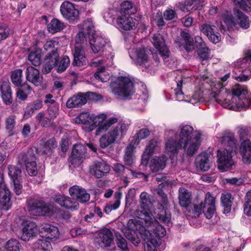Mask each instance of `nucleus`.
Segmentation results:
<instances>
[{
  "instance_id": "56",
  "label": "nucleus",
  "mask_w": 251,
  "mask_h": 251,
  "mask_svg": "<svg viewBox=\"0 0 251 251\" xmlns=\"http://www.w3.org/2000/svg\"><path fill=\"white\" fill-rule=\"evenodd\" d=\"M22 72L23 71L21 69H18L14 71L11 75V81L17 86L22 85Z\"/></svg>"
},
{
  "instance_id": "57",
  "label": "nucleus",
  "mask_w": 251,
  "mask_h": 251,
  "mask_svg": "<svg viewBox=\"0 0 251 251\" xmlns=\"http://www.w3.org/2000/svg\"><path fill=\"white\" fill-rule=\"evenodd\" d=\"M95 77L97 79L101 82H106L109 79V75L105 71V67H102L98 69V71L95 74Z\"/></svg>"
},
{
  "instance_id": "27",
  "label": "nucleus",
  "mask_w": 251,
  "mask_h": 251,
  "mask_svg": "<svg viewBox=\"0 0 251 251\" xmlns=\"http://www.w3.org/2000/svg\"><path fill=\"white\" fill-rule=\"evenodd\" d=\"M84 51L77 47L74 48L73 50L74 60L72 62L74 66L84 68L87 65V61Z\"/></svg>"
},
{
  "instance_id": "53",
  "label": "nucleus",
  "mask_w": 251,
  "mask_h": 251,
  "mask_svg": "<svg viewBox=\"0 0 251 251\" xmlns=\"http://www.w3.org/2000/svg\"><path fill=\"white\" fill-rule=\"evenodd\" d=\"M157 217L159 220L167 225L170 226L171 223V215L169 211H167L165 209H162L159 213L157 214Z\"/></svg>"
},
{
  "instance_id": "40",
  "label": "nucleus",
  "mask_w": 251,
  "mask_h": 251,
  "mask_svg": "<svg viewBox=\"0 0 251 251\" xmlns=\"http://www.w3.org/2000/svg\"><path fill=\"white\" fill-rule=\"evenodd\" d=\"M20 86L21 88H19L17 91V97L21 100H25L31 93L32 88L26 83H24Z\"/></svg>"
},
{
  "instance_id": "14",
  "label": "nucleus",
  "mask_w": 251,
  "mask_h": 251,
  "mask_svg": "<svg viewBox=\"0 0 251 251\" xmlns=\"http://www.w3.org/2000/svg\"><path fill=\"white\" fill-rule=\"evenodd\" d=\"M52 199L55 202L66 209L75 210L79 207V204L76 200L64 195L56 194L53 196Z\"/></svg>"
},
{
  "instance_id": "64",
  "label": "nucleus",
  "mask_w": 251,
  "mask_h": 251,
  "mask_svg": "<svg viewBox=\"0 0 251 251\" xmlns=\"http://www.w3.org/2000/svg\"><path fill=\"white\" fill-rule=\"evenodd\" d=\"M80 190V194H78L76 198L80 202L82 203L89 201L90 197L89 194L87 193L86 191L83 188H81Z\"/></svg>"
},
{
  "instance_id": "29",
  "label": "nucleus",
  "mask_w": 251,
  "mask_h": 251,
  "mask_svg": "<svg viewBox=\"0 0 251 251\" xmlns=\"http://www.w3.org/2000/svg\"><path fill=\"white\" fill-rule=\"evenodd\" d=\"M193 130V127L189 125L182 126L179 134V144L192 139L197 134Z\"/></svg>"
},
{
  "instance_id": "13",
  "label": "nucleus",
  "mask_w": 251,
  "mask_h": 251,
  "mask_svg": "<svg viewBox=\"0 0 251 251\" xmlns=\"http://www.w3.org/2000/svg\"><path fill=\"white\" fill-rule=\"evenodd\" d=\"M129 53L130 57L136 65H144L149 61L148 51L144 48L132 49Z\"/></svg>"
},
{
  "instance_id": "49",
  "label": "nucleus",
  "mask_w": 251,
  "mask_h": 251,
  "mask_svg": "<svg viewBox=\"0 0 251 251\" xmlns=\"http://www.w3.org/2000/svg\"><path fill=\"white\" fill-rule=\"evenodd\" d=\"M121 10L122 12L127 15L134 14L136 11L134 4L129 1H125L122 2Z\"/></svg>"
},
{
  "instance_id": "9",
  "label": "nucleus",
  "mask_w": 251,
  "mask_h": 251,
  "mask_svg": "<svg viewBox=\"0 0 251 251\" xmlns=\"http://www.w3.org/2000/svg\"><path fill=\"white\" fill-rule=\"evenodd\" d=\"M110 171V166L103 160L95 161L89 167L90 174L97 178H102Z\"/></svg>"
},
{
  "instance_id": "42",
  "label": "nucleus",
  "mask_w": 251,
  "mask_h": 251,
  "mask_svg": "<svg viewBox=\"0 0 251 251\" xmlns=\"http://www.w3.org/2000/svg\"><path fill=\"white\" fill-rule=\"evenodd\" d=\"M42 56V50L40 49H37L34 51H31L28 55V60L32 65L38 66L41 64V57Z\"/></svg>"
},
{
  "instance_id": "39",
  "label": "nucleus",
  "mask_w": 251,
  "mask_h": 251,
  "mask_svg": "<svg viewBox=\"0 0 251 251\" xmlns=\"http://www.w3.org/2000/svg\"><path fill=\"white\" fill-rule=\"evenodd\" d=\"M64 27V23L56 18L52 19L50 24L48 25V30L51 33L59 32Z\"/></svg>"
},
{
  "instance_id": "37",
  "label": "nucleus",
  "mask_w": 251,
  "mask_h": 251,
  "mask_svg": "<svg viewBox=\"0 0 251 251\" xmlns=\"http://www.w3.org/2000/svg\"><path fill=\"white\" fill-rule=\"evenodd\" d=\"M5 129L9 136L16 133L15 127L16 125V116L11 115L5 120Z\"/></svg>"
},
{
  "instance_id": "30",
  "label": "nucleus",
  "mask_w": 251,
  "mask_h": 251,
  "mask_svg": "<svg viewBox=\"0 0 251 251\" xmlns=\"http://www.w3.org/2000/svg\"><path fill=\"white\" fill-rule=\"evenodd\" d=\"M42 229L45 233L46 239L52 240L57 239L59 235L58 229L57 227L50 224H44L42 226Z\"/></svg>"
},
{
  "instance_id": "5",
  "label": "nucleus",
  "mask_w": 251,
  "mask_h": 251,
  "mask_svg": "<svg viewBox=\"0 0 251 251\" xmlns=\"http://www.w3.org/2000/svg\"><path fill=\"white\" fill-rule=\"evenodd\" d=\"M27 204L29 211L34 215L46 216L51 212L49 207L42 200L30 198L27 200Z\"/></svg>"
},
{
  "instance_id": "48",
  "label": "nucleus",
  "mask_w": 251,
  "mask_h": 251,
  "mask_svg": "<svg viewBox=\"0 0 251 251\" xmlns=\"http://www.w3.org/2000/svg\"><path fill=\"white\" fill-rule=\"evenodd\" d=\"M133 140L126 148L125 150V154L124 155V161L127 165H130L133 162V152L134 148Z\"/></svg>"
},
{
  "instance_id": "60",
  "label": "nucleus",
  "mask_w": 251,
  "mask_h": 251,
  "mask_svg": "<svg viewBox=\"0 0 251 251\" xmlns=\"http://www.w3.org/2000/svg\"><path fill=\"white\" fill-rule=\"evenodd\" d=\"M244 213L248 216H251V191L246 195V201L244 206Z\"/></svg>"
},
{
  "instance_id": "16",
  "label": "nucleus",
  "mask_w": 251,
  "mask_h": 251,
  "mask_svg": "<svg viewBox=\"0 0 251 251\" xmlns=\"http://www.w3.org/2000/svg\"><path fill=\"white\" fill-rule=\"evenodd\" d=\"M86 149L84 145L81 144H75L73 148L70 161L75 166L79 165L81 160L86 156Z\"/></svg>"
},
{
  "instance_id": "33",
  "label": "nucleus",
  "mask_w": 251,
  "mask_h": 251,
  "mask_svg": "<svg viewBox=\"0 0 251 251\" xmlns=\"http://www.w3.org/2000/svg\"><path fill=\"white\" fill-rule=\"evenodd\" d=\"M42 106V102L39 100H36L28 103L25 108L24 114V118L27 119L31 117L35 111L40 109Z\"/></svg>"
},
{
  "instance_id": "38",
  "label": "nucleus",
  "mask_w": 251,
  "mask_h": 251,
  "mask_svg": "<svg viewBox=\"0 0 251 251\" xmlns=\"http://www.w3.org/2000/svg\"><path fill=\"white\" fill-rule=\"evenodd\" d=\"M158 148L157 142L155 140H151L149 145L146 147L144 151V157L146 156L145 154L148 155L146 158H143L142 164L146 165L148 162L149 155L152 154L154 151L157 150Z\"/></svg>"
},
{
  "instance_id": "59",
  "label": "nucleus",
  "mask_w": 251,
  "mask_h": 251,
  "mask_svg": "<svg viewBox=\"0 0 251 251\" xmlns=\"http://www.w3.org/2000/svg\"><path fill=\"white\" fill-rule=\"evenodd\" d=\"M70 64V59L68 56H64L60 61L57 69V72L61 73L65 71Z\"/></svg>"
},
{
  "instance_id": "12",
  "label": "nucleus",
  "mask_w": 251,
  "mask_h": 251,
  "mask_svg": "<svg viewBox=\"0 0 251 251\" xmlns=\"http://www.w3.org/2000/svg\"><path fill=\"white\" fill-rule=\"evenodd\" d=\"M89 44L94 53L103 52L107 48L110 49L108 40L98 35L90 37Z\"/></svg>"
},
{
  "instance_id": "8",
  "label": "nucleus",
  "mask_w": 251,
  "mask_h": 251,
  "mask_svg": "<svg viewBox=\"0 0 251 251\" xmlns=\"http://www.w3.org/2000/svg\"><path fill=\"white\" fill-rule=\"evenodd\" d=\"M60 10L63 17L70 22H74L79 19V11L71 2L68 1L63 2L60 6Z\"/></svg>"
},
{
  "instance_id": "7",
  "label": "nucleus",
  "mask_w": 251,
  "mask_h": 251,
  "mask_svg": "<svg viewBox=\"0 0 251 251\" xmlns=\"http://www.w3.org/2000/svg\"><path fill=\"white\" fill-rule=\"evenodd\" d=\"M151 42L154 47L158 50L159 54L165 61H168L170 56V51L167 46L165 39L160 33L154 34Z\"/></svg>"
},
{
  "instance_id": "10",
  "label": "nucleus",
  "mask_w": 251,
  "mask_h": 251,
  "mask_svg": "<svg viewBox=\"0 0 251 251\" xmlns=\"http://www.w3.org/2000/svg\"><path fill=\"white\" fill-rule=\"evenodd\" d=\"M200 28L201 31L212 43L216 44L221 41L220 34L217 31L216 26L211 22H208L201 24Z\"/></svg>"
},
{
  "instance_id": "1",
  "label": "nucleus",
  "mask_w": 251,
  "mask_h": 251,
  "mask_svg": "<svg viewBox=\"0 0 251 251\" xmlns=\"http://www.w3.org/2000/svg\"><path fill=\"white\" fill-rule=\"evenodd\" d=\"M75 123L91 125V130L96 129L95 135L104 133L100 139V145L105 148L113 144L119 137H123L126 133L128 126L122 121L119 122L116 117L107 119L104 113L91 115L88 112L82 113L75 119Z\"/></svg>"
},
{
  "instance_id": "43",
  "label": "nucleus",
  "mask_w": 251,
  "mask_h": 251,
  "mask_svg": "<svg viewBox=\"0 0 251 251\" xmlns=\"http://www.w3.org/2000/svg\"><path fill=\"white\" fill-rule=\"evenodd\" d=\"M236 16L237 17V23L242 28L247 29L249 27L250 24L249 18L243 12L239 10L236 11Z\"/></svg>"
},
{
  "instance_id": "35",
  "label": "nucleus",
  "mask_w": 251,
  "mask_h": 251,
  "mask_svg": "<svg viewBox=\"0 0 251 251\" xmlns=\"http://www.w3.org/2000/svg\"><path fill=\"white\" fill-rule=\"evenodd\" d=\"M179 203L180 205L187 207L191 202V194L189 192L183 187H180L178 190Z\"/></svg>"
},
{
  "instance_id": "26",
  "label": "nucleus",
  "mask_w": 251,
  "mask_h": 251,
  "mask_svg": "<svg viewBox=\"0 0 251 251\" xmlns=\"http://www.w3.org/2000/svg\"><path fill=\"white\" fill-rule=\"evenodd\" d=\"M195 164L197 168L203 172L207 171L211 166L209 156L207 152L199 154L196 158Z\"/></svg>"
},
{
  "instance_id": "51",
  "label": "nucleus",
  "mask_w": 251,
  "mask_h": 251,
  "mask_svg": "<svg viewBox=\"0 0 251 251\" xmlns=\"http://www.w3.org/2000/svg\"><path fill=\"white\" fill-rule=\"evenodd\" d=\"M56 147V143L55 140L53 139H50L43 144L41 151L42 153L48 154L50 153Z\"/></svg>"
},
{
  "instance_id": "34",
  "label": "nucleus",
  "mask_w": 251,
  "mask_h": 251,
  "mask_svg": "<svg viewBox=\"0 0 251 251\" xmlns=\"http://www.w3.org/2000/svg\"><path fill=\"white\" fill-rule=\"evenodd\" d=\"M36 156L33 150H29L26 153H21L18 157V163L25 164V166L31 164V162H36Z\"/></svg>"
},
{
  "instance_id": "21",
  "label": "nucleus",
  "mask_w": 251,
  "mask_h": 251,
  "mask_svg": "<svg viewBox=\"0 0 251 251\" xmlns=\"http://www.w3.org/2000/svg\"><path fill=\"white\" fill-rule=\"evenodd\" d=\"M240 68L242 71L244 72L246 69H248L250 72L249 75H242L236 77L238 81H245L248 80L251 77V51H248L245 56L240 60Z\"/></svg>"
},
{
  "instance_id": "54",
  "label": "nucleus",
  "mask_w": 251,
  "mask_h": 251,
  "mask_svg": "<svg viewBox=\"0 0 251 251\" xmlns=\"http://www.w3.org/2000/svg\"><path fill=\"white\" fill-rule=\"evenodd\" d=\"M176 83V87L174 89L175 98L178 101L187 100H185L184 94L182 91L183 80H178Z\"/></svg>"
},
{
  "instance_id": "19",
  "label": "nucleus",
  "mask_w": 251,
  "mask_h": 251,
  "mask_svg": "<svg viewBox=\"0 0 251 251\" xmlns=\"http://www.w3.org/2000/svg\"><path fill=\"white\" fill-rule=\"evenodd\" d=\"M93 95L94 93L92 92H87L85 94L79 93L68 100L66 106L70 108L81 106L87 102L91 95Z\"/></svg>"
},
{
  "instance_id": "18",
  "label": "nucleus",
  "mask_w": 251,
  "mask_h": 251,
  "mask_svg": "<svg viewBox=\"0 0 251 251\" xmlns=\"http://www.w3.org/2000/svg\"><path fill=\"white\" fill-rule=\"evenodd\" d=\"M37 226L35 223L26 220H23L22 222V234L21 239L23 241H28L34 236L37 231Z\"/></svg>"
},
{
  "instance_id": "31",
  "label": "nucleus",
  "mask_w": 251,
  "mask_h": 251,
  "mask_svg": "<svg viewBox=\"0 0 251 251\" xmlns=\"http://www.w3.org/2000/svg\"><path fill=\"white\" fill-rule=\"evenodd\" d=\"M1 98L3 102L6 105H10L12 102V97L9 83L3 82L0 86Z\"/></svg>"
},
{
  "instance_id": "28",
  "label": "nucleus",
  "mask_w": 251,
  "mask_h": 251,
  "mask_svg": "<svg viewBox=\"0 0 251 251\" xmlns=\"http://www.w3.org/2000/svg\"><path fill=\"white\" fill-rule=\"evenodd\" d=\"M167 158L164 155L161 156H155L150 162V168L152 173H157L164 169L166 166Z\"/></svg>"
},
{
  "instance_id": "23",
  "label": "nucleus",
  "mask_w": 251,
  "mask_h": 251,
  "mask_svg": "<svg viewBox=\"0 0 251 251\" xmlns=\"http://www.w3.org/2000/svg\"><path fill=\"white\" fill-rule=\"evenodd\" d=\"M239 153L244 163L246 164L251 163V142L250 140L245 139L241 143Z\"/></svg>"
},
{
  "instance_id": "61",
  "label": "nucleus",
  "mask_w": 251,
  "mask_h": 251,
  "mask_svg": "<svg viewBox=\"0 0 251 251\" xmlns=\"http://www.w3.org/2000/svg\"><path fill=\"white\" fill-rule=\"evenodd\" d=\"M150 131L147 128H142L139 130L135 135L136 139L134 141H133L134 144H138L139 140L146 138L150 135Z\"/></svg>"
},
{
  "instance_id": "44",
  "label": "nucleus",
  "mask_w": 251,
  "mask_h": 251,
  "mask_svg": "<svg viewBox=\"0 0 251 251\" xmlns=\"http://www.w3.org/2000/svg\"><path fill=\"white\" fill-rule=\"evenodd\" d=\"M139 202L140 206L143 210V212L148 213L146 210L149 209L150 205H151L150 195L145 192H142L140 195Z\"/></svg>"
},
{
  "instance_id": "6",
  "label": "nucleus",
  "mask_w": 251,
  "mask_h": 251,
  "mask_svg": "<svg viewBox=\"0 0 251 251\" xmlns=\"http://www.w3.org/2000/svg\"><path fill=\"white\" fill-rule=\"evenodd\" d=\"M234 154L235 152L225 150L217 151V165L218 169L221 172H226L232 169L235 164L233 159Z\"/></svg>"
},
{
  "instance_id": "62",
  "label": "nucleus",
  "mask_w": 251,
  "mask_h": 251,
  "mask_svg": "<svg viewBox=\"0 0 251 251\" xmlns=\"http://www.w3.org/2000/svg\"><path fill=\"white\" fill-rule=\"evenodd\" d=\"M5 245L7 251H20V244L16 240L10 239Z\"/></svg>"
},
{
  "instance_id": "58",
  "label": "nucleus",
  "mask_w": 251,
  "mask_h": 251,
  "mask_svg": "<svg viewBox=\"0 0 251 251\" xmlns=\"http://www.w3.org/2000/svg\"><path fill=\"white\" fill-rule=\"evenodd\" d=\"M59 55L56 49H53L50 52L48 53L45 57V61L50 62H53V63L56 65L59 60Z\"/></svg>"
},
{
  "instance_id": "25",
  "label": "nucleus",
  "mask_w": 251,
  "mask_h": 251,
  "mask_svg": "<svg viewBox=\"0 0 251 251\" xmlns=\"http://www.w3.org/2000/svg\"><path fill=\"white\" fill-rule=\"evenodd\" d=\"M140 234L142 239L146 242L145 251H157L156 247L159 245V243L157 239L153 237L152 233L145 230L141 232Z\"/></svg>"
},
{
  "instance_id": "36",
  "label": "nucleus",
  "mask_w": 251,
  "mask_h": 251,
  "mask_svg": "<svg viewBox=\"0 0 251 251\" xmlns=\"http://www.w3.org/2000/svg\"><path fill=\"white\" fill-rule=\"evenodd\" d=\"M181 37L184 41V48L187 52H192L194 50V41L188 31L183 30L181 32Z\"/></svg>"
},
{
  "instance_id": "45",
  "label": "nucleus",
  "mask_w": 251,
  "mask_h": 251,
  "mask_svg": "<svg viewBox=\"0 0 251 251\" xmlns=\"http://www.w3.org/2000/svg\"><path fill=\"white\" fill-rule=\"evenodd\" d=\"M8 176L12 181H15L21 179V169L18 168L17 166L13 165H9L8 166Z\"/></svg>"
},
{
  "instance_id": "20",
  "label": "nucleus",
  "mask_w": 251,
  "mask_h": 251,
  "mask_svg": "<svg viewBox=\"0 0 251 251\" xmlns=\"http://www.w3.org/2000/svg\"><path fill=\"white\" fill-rule=\"evenodd\" d=\"M117 24L118 28L125 30H129L136 28L138 21L129 16L122 15L118 17Z\"/></svg>"
},
{
  "instance_id": "52",
  "label": "nucleus",
  "mask_w": 251,
  "mask_h": 251,
  "mask_svg": "<svg viewBox=\"0 0 251 251\" xmlns=\"http://www.w3.org/2000/svg\"><path fill=\"white\" fill-rule=\"evenodd\" d=\"M235 5L242 10L251 12V0H232Z\"/></svg>"
},
{
  "instance_id": "47",
  "label": "nucleus",
  "mask_w": 251,
  "mask_h": 251,
  "mask_svg": "<svg viewBox=\"0 0 251 251\" xmlns=\"http://www.w3.org/2000/svg\"><path fill=\"white\" fill-rule=\"evenodd\" d=\"M231 198V196L229 193L223 194L221 196V200L222 205L224 208V213H228L230 211L232 205Z\"/></svg>"
},
{
  "instance_id": "2",
  "label": "nucleus",
  "mask_w": 251,
  "mask_h": 251,
  "mask_svg": "<svg viewBox=\"0 0 251 251\" xmlns=\"http://www.w3.org/2000/svg\"><path fill=\"white\" fill-rule=\"evenodd\" d=\"M246 86L236 84L233 93H228L226 90H220L217 94L213 92L210 94L212 102H216L224 107L233 110H246L251 104V96Z\"/></svg>"
},
{
  "instance_id": "55",
  "label": "nucleus",
  "mask_w": 251,
  "mask_h": 251,
  "mask_svg": "<svg viewBox=\"0 0 251 251\" xmlns=\"http://www.w3.org/2000/svg\"><path fill=\"white\" fill-rule=\"evenodd\" d=\"M116 243L122 251H129L126 239L119 233H116Z\"/></svg>"
},
{
  "instance_id": "50",
  "label": "nucleus",
  "mask_w": 251,
  "mask_h": 251,
  "mask_svg": "<svg viewBox=\"0 0 251 251\" xmlns=\"http://www.w3.org/2000/svg\"><path fill=\"white\" fill-rule=\"evenodd\" d=\"M46 239L44 238L38 239L35 243V247L41 251H50L52 249L51 244Z\"/></svg>"
},
{
  "instance_id": "41",
  "label": "nucleus",
  "mask_w": 251,
  "mask_h": 251,
  "mask_svg": "<svg viewBox=\"0 0 251 251\" xmlns=\"http://www.w3.org/2000/svg\"><path fill=\"white\" fill-rule=\"evenodd\" d=\"M87 46L86 35L83 32H79L75 36V48L77 47L80 50H85Z\"/></svg>"
},
{
  "instance_id": "63",
  "label": "nucleus",
  "mask_w": 251,
  "mask_h": 251,
  "mask_svg": "<svg viewBox=\"0 0 251 251\" xmlns=\"http://www.w3.org/2000/svg\"><path fill=\"white\" fill-rule=\"evenodd\" d=\"M158 194V201L160 205V207L162 209H165V206L168 204V199L167 195L163 192L162 190H159L157 192Z\"/></svg>"
},
{
  "instance_id": "11",
  "label": "nucleus",
  "mask_w": 251,
  "mask_h": 251,
  "mask_svg": "<svg viewBox=\"0 0 251 251\" xmlns=\"http://www.w3.org/2000/svg\"><path fill=\"white\" fill-rule=\"evenodd\" d=\"M113 243V233L108 228L101 229L95 239V245H98L102 248L110 247Z\"/></svg>"
},
{
  "instance_id": "46",
  "label": "nucleus",
  "mask_w": 251,
  "mask_h": 251,
  "mask_svg": "<svg viewBox=\"0 0 251 251\" xmlns=\"http://www.w3.org/2000/svg\"><path fill=\"white\" fill-rule=\"evenodd\" d=\"M82 31L86 32L89 38L97 35L95 33V26L91 19H88L84 22L82 25Z\"/></svg>"
},
{
  "instance_id": "3",
  "label": "nucleus",
  "mask_w": 251,
  "mask_h": 251,
  "mask_svg": "<svg viewBox=\"0 0 251 251\" xmlns=\"http://www.w3.org/2000/svg\"><path fill=\"white\" fill-rule=\"evenodd\" d=\"M136 218L130 219L127 224L128 228L139 231L140 233L145 230L152 231L156 236L163 237L166 235L165 228L158 223L151 213L143 212L138 209L135 211Z\"/></svg>"
},
{
  "instance_id": "17",
  "label": "nucleus",
  "mask_w": 251,
  "mask_h": 251,
  "mask_svg": "<svg viewBox=\"0 0 251 251\" xmlns=\"http://www.w3.org/2000/svg\"><path fill=\"white\" fill-rule=\"evenodd\" d=\"M166 134L170 136V138L166 141L165 143V152L168 154L171 158L178 153L179 149H181L179 145V141L176 142L173 138L172 136L175 134L173 130H169L166 131Z\"/></svg>"
},
{
  "instance_id": "24",
  "label": "nucleus",
  "mask_w": 251,
  "mask_h": 251,
  "mask_svg": "<svg viewBox=\"0 0 251 251\" xmlns=\"http://www.w3.org/2000/svg\"><path fill=\"white\" fill-rule=\"evenodd\" d=\"M25 77L27 81L35 86H39L42 83L43 77L40 75L39 71L32 66L27 67L25 71Z\"/></svg>"
},
{
  "instance_id": "15",
  "label": "nucleus",
  "mask_w": 251,
  "mask_h": 251,
  "mask_svg": "<svg viewBox=\"0 0 251 251\" xmlns=\"http://www.w3.org/2000/svg\"><path fill=\"white\" fill-rule=\"evenodd\" d=\"M201 134L197 133V134L192 139L179 144L180 148L184 149L188 156H192L197 151L201 143Z\"/></svg>"
},
{
  "instance_id": "22",
  "label": "nucleus",
  "mask_w": 251,
  "mask_h": 251,
  "mask_svg": "<svg viewBox=\"0 0 251 251\" xmlns=\"http://www.w3.org/2000/svg\"><path fill=\"white\" fill-rule=\"evenodd\" d=\"M221 142L224 147V150L236 152L237 143L233 133L231 132L225 133L221 138Z\"/></svg>"
},
{
  "instance_id": "32",
  "label": "nucleus",
  "mask_w": 251,
  "mask_h": 251,
  "mask_svg": "<svg viewBox=\"0 0 251 251\" xmlns=\"http://www.w3.org/2000/svg\"><path fill=\"white\" fill-rule=\"evenodd\" d=\"M11 206L10 191L8 189L0 191V207L1 210L7 211Z\"/></svg>"
},
{
  "instance_id": "4",
  "label": "nucleus",
  "mask_w": 251,
  "mask_h": 251,
  "mask_svg": "<svg viewBox=\"0 0 251 251\" xmlns=\"http://www.w3.org/2000/svg\"><path fill=\"white\" fill-rule=\"evenodd\" d=\"M109 88L118 98L126 100L134 93L133 82L127 77H119L111 82Z\"/></svg>"
}]
</instances>
